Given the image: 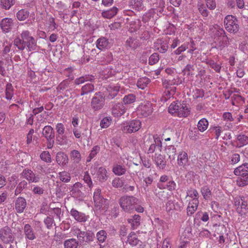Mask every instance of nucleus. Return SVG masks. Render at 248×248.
<instances>
[{
    "mask_svg": "<svg viewBox=\"0 0 248 248\" xmlns=\"http://www.w3.org/2000/svg\"><path fill=\"white\" fill-rule=\"evenodd\" d=\"M14 44L21 50L27 47L29 51H34L37 47L34 38L31 36L28 31H23L21 34V38L17 37L15 39Z\"/></svg>",
    "mask_w": 248,
    "mask_h": 248,
    "instance_id": "nucleus-1",
    "label": "nucleus"
},
{
    "mask_svg": "<svg viewBox=\"0 0 248 248\" xmlns=\"http://www.w3.org/2000/svg\"><path fill=\"white\" fill-rule=\"evenodd\" d=\"M66 78L65 79L63 80V86H69L73 82L76 85H79L84 83L85 82L90 81L93 82L95 79V76L93 75H85L77 78L74 82L73 80L74 76L73 74V70L71 68H67L63 71V78Z\"/></svg>",
    "mask_w": 248,
    "mask_h": 248,
    "instance_id": "nucleus-2",
    "label": "nucleus"
},
{
    "mask_svg": "<svg viewBox=\"0 0 248 248\" xmlns=\"http://www.w3.org/2000/svg\"><path fill=\"white\" fill-rule=\"evenodd\" d=\"M119 203L124 211L131 213L134 211L135 205L140 203V200L133 196H124L120 198Z\"/></svg>",
    "mask_w": 248,
    "mask_h": 248,
    "instance_id": "nucleus-3",
    "label": "nucleus"
},
{
    "mask_svg": "<svg viewBox=\"0 0 248 248\" xmlns=\"http://www.w3.org/2000/svg\"><path fill=\"white\" fill-rule=\"evenodd\" d=\"M169 112L178 117H187L190 110L185 104L178 101L173 102L168 108Z\"/></svg>",
    "mask_w": 248,
    "mask_h": 248,
    "instance_id": "nucleus-4",
    "label": "nucleus"
},
{
    "mask_svg": "<svg viewBox=\"0 0 248 248\" xmlns=\"http://www.w3.org/2000/svg\"><path fill=\"white\" fill-rule=\"evenodd\" d=\"M141 123L139 120L125 122L121 124V130L125 133H132L138 131L141 127Z\"/></svg>",
    "mask_w": 248,
    "mask_h": 248,
    "instance_id": "nucleus-5",
    "label": "nucleus"
},
{
    "mask_svg": "<svg viewBox=\"0 0 248 248\" xmlns=\"http://www.w3.org/2000/svg\"><path fill=\"white\" fill-rule=\"evenodd\" d=\"M90 170L93 175H95L94 178H96L99 182H104L108 178L107 171L103 167L98 168V165L95 164L91 168Z\"/></svg>",
    "mask_w": 248,
    "mask_h": 248,
    "instance_id": "nucleus-6",
    "label": "nucleus"
},
{
    "mask_svg": "<svg viewBox=\"0 0 248 248\" xmlns=\"http://www.w3.org/2000/svg\"><path fill=\"white\" fill-rule=\"evenodd\" d=\"M93 201L95 206L99 209H106L108 208L109 204L108 200L104 198L101 194V189L96 188L93 193Z\"/></svg>",
    "mask_w": 248,
    "mask_h": 248,
    "instance_id": "nucleus-7",
    "label": "nucleus"
},
{
    "mask_svg": "<svg viewBox=\"0 0 248 248\" xmlns=\"http://www.w3.org/2000/svg\"><path fill=\"white\" fill-rule=\"evenodd\" d=\"M225 28L230 33H235L239 31L237 20L232 15L227 16L224 20Z\"/></svg>",
    "mask_w": 248,
    "mask_h": 248,
    "instance_id": "nucleus-8",
    "label": "nucleus"
},
{
    "mask_svg": "<svg viewBox=\"0 0 248 248\" xmlns=\"http://www.w3.org/2000/svg\"><path fill=\"white\" fill-rule=\"evenodd\" d=\"M177 164L183 170L189 172L191 171L192 168L190 166L187 154L184 151L179 152L177 157Z\"/></svg>",
    "mask_w": 248,
    "mask_h": 248,
    "instance_id": "nucleus-9",
    "label": "nucleus"
},
{
    "mask_svg": "<svg viewBox=\"0 0 248 248\" xmlns=\"http://www.w3.org/2000/svg\"><path fill=\"white\" fill-rule=\"evenodd\" d=\"M105 104V97L104 94L101 92L96 93L91 101V106L92 108L95 110L101 109Z\"/></svg>",
    "mask_w": 248,
    "mask_h": 248,
    "instance_id": "nucleus-10",
    "label": "nucleus"
},
{
    "mask_svg": "<svg viewBox=\"0 0 248 248\" xmlns=\"http://www.w3.org/2000/svg\"><path fill=\"white\" fill-rule=\"evenodd\" d=\"M152 104L150 102L141 103L137 108V114L142 117H147L153 112Z\"/></svg>",
    "mask_w": 248,
    "mask_h": 248,
    "instance_id": "nucleus-11",
    "label": "nucleus"
},
{
    "mask_svg": "<svg viewBox=\"0 0 248 248\" xmlns=\"http://www.w3.org/2000/svg\"><path fill=\"white\" fill-rule=\"evenodd\" d=\"M15 237L11 229L8 227H4L0 229V241L4 244H11L14 240Z\"/></svg>",
    "mask_w": 248,
    "mask_h": 248,
    "instance_id": "nucleus-12",
    "label": "nucleus"
},
{
    "mask_svg": "<svg viewBox=\"0 0 248 248\" xmlns=\"http://www.w3.org/2000/svg\"><path fill=\"white\" fill-rule=\"evenodd\" d=\"M162 149V141L160 137L157 135L153 136V141L151 144L147 151V154H153L155 152H161Z\"/></svg>",
    "mask_w": 248,
    "mask_h": 248,
    "instance_id": "nucleus-13",
    "label": "nucleus"
},
{
    "mask_svg": "<svg viewBox=\"0 0 248 248\" xmlns=\"http://www.w3.org/2000/svg\"><path fill=\"white\" fill-rule=\"evenodd\" d=\"M42 134L46 139L47 148H52L54 144V133L52 127L50 125L45 126L43 128Z\"/></svg>",
    "mask_w": 248,
    "mask_h": 248,
    "instance_id": "nucleus-14",
    "label": "nucleus"
},
{
    "mask_svg": "<svg viewBox=\"0 0 248 248\" xmlns=\"http://www.w3.org/2000/svg\"><path fill=\"white\" fill-rule=\"evenodd\" d=\"M215 39L216 41L218 42L221 46H227L229 40L227 36L226 35L225 31L220 28H218L215 34Z\"/></svg>",
    "mask_w": 248,
    "mask_h": 248,
    "instance_id": "nucleus-15",
    "label": "nucleus"
},
{
    "mask_svg": "<svg viewBox=\"0 0 248 248\" xmlns=\"http://www.w3.org/2000/svg\"><path fill=\"white\" fill-rule=\"evenodd\" d=\"M106 91L105 95L109 99H112L114 98L117 95L119 90L120 86L111 83L109 85H106L105 86Z\"/></svg>",
    "mask_w": 248,
    "mask_h": 248,
    "instance_id": "nucleus-16",
    "label": "nucleus"
},
{
    "mask_svg": "<svg viewBox=\"0 0 248 248\" xmlns=\"http://www.w3.org/2000/svg\"><path fill=\"white\" fill-rule=\"evenodd\" d=\"M111 114L114 117H120L126 112V108L123 103H117L112 105Z\"/></svg>",
    "mask_w": 248,
    "mask_h": 248,
    "instance_id": "nucleus-17",
    "label": "nucleus"
},
{
    "mask_svg": "<svg viewBox=\"0 0 248 248\" xmlns=\"http://www.w3.org/2000/svg\"><path fill=\"white\" fill-rule=\"evenodd\" d=\"M21 176L29 183H37L40 180V177L38 175H36L33 172L29 169H25L21 173Z\"/></svg>",
    "mask_w": 248,
    "mask_h": 248,
    "instance_id": "nucleus-18",
    "label": "nucleus"
},
{
    "mask_svg": "<svg viewBox=\"0 0 248 248\" xmlns=\"http://www.w3.org/2000/svg\"><path fill=\"white\" fill-rule=\"evenodd\" d=\"M79 188H82V184L80 183H76L70 187V191L72 196L78 200H81L84 197V194L81 192Z\"/></svg>",
    "mask_w": 248,
    "mask_h": 248,
    "instance_id": "nucleus-19",
    "label": "nucleus"
},
{
    "mask_svg": "<svg viewBox=\"0 0 248 248\" xmlns=\"http://www.w3.org/2000/svg\"><path fill=\"white\" fill-rule=\"evenodd\" d=\"M96 46L98 49L100 50L108 49L111 47V43L108 39L105 37H101L98 38L96 42Z\"/></svg>",
    "mask_w": 248,
    "mask_h": 248,
    "instance_id": "nucleus-20",
    "label": "nucleus"
},
{
    "mask_svg": "<svg viewBox=\"0 0 248 248\" xmlns=\"http://www.w3.org/2000/svg\"><path fill=\"white\" fill-rule=\"evenodd\" d=\"M153 159L156 166L160 169L163 170L165 168L166 161L165 155H161L160 153H155Z\"/></svg>",
    "mask_w": 248,
    "mask_h": 248,
    "instance_id": "nucleus-21",
    "label": "nucleus"
},
{
    "mask_svg": "<svg viewBox=\"0 0 248 248\" xmlns=\"http://www.w3.org/2000/svg\"><path fill=\"white\" fill-rule=\"evenodd\" d=\"M13 20L10 18H4L0 21V28L3 32L7 33L10 32L13 26Z\"/></svg>",
    "mask_w": 248,
    "mask_h": 248,
    "instance_id": "nucleus-22",
    "label": "nucleus"
},
{
    "mask_svg": "<svg viewBox=\"0 0 248 248\" xmlns=\"http://www.w3.org/2000/svg\"><path fill=\"white\" fill-rule=\"evenodd\" d=\"M70 214L75 220L79 222H85L89 218V216L86 215L82 212H78L74 208L71 210Z\"/></svg>",
    "mask_w": 248,
    "mask_h": 248,
    "instance_id": "nucleus-23",
    "label": "nucleus"
},
{
    "mask_svg": "<svg viewBox=\"0 0 248 248\" xmlns=\"http://www.w3.org/2000/svg\"><path fill=\"white\" fill-rule=\"evenodd\" d=\"M119 11V9L116 6L105 10H103L101 12V16L105 19H110L114 17Z\"/></svg>",
    "mask_w": 248,
    "mask_h": 248,
    "instance_id": "nucleus-24",
    "label": "nucleus"
},
{
    "mask_svg": "<svg viewBox=\"0 0 248 248\" xmlns=\"http://www.w3.org/2000/svg\"><path fill=\"white\" fill-rule=\"evenodd\" d=\"M26 201L22 197H18L15 202V209L18 213H22L26 207Z\"/></svg>",
    "mask_w": 248,
    "mask_h": 248,
    "instance_id": "nucleus-25",
    "label": "nucleus"
},
{
    "mask_svg": "<svg viewBox=\"0 0 248 248\" xmlns=\"http://www.w3.org/2000/svg\"><path fill=\"white\" fill-rule=\"evenodd\" d=\"M199 204V201L197 200H191L186 208V213L188 216L192 215L197 210Z\"/></svg>",
    "mask_w": 248,
    "mask_h": 248,
    "instance_id": "nucleus-26",
    "label": "nucleus"
},
{
    "mask_svg": "<svg viewBox=\"0 0 248 248\" xmlns=\"http://www.w3.org/2000/svg\"><path fill=\"white\" fill-rule=\"evenodd\" d=\"M168 44L167 40L164 41L162 39H158L157 40L155 47L160 53H164L168 49Z\"/></svg>",
    "mask_w": 248,
    "mask_h": 248,
    "instance_id": "nucleus-27",
    "label": "nucleus"
},
{
    "mask_svg": "<svg viewBox=\"0 0 248 248\" xmlns=\"http://www.w3.org/2000/svg\"><path fill=\"white\" fill-rule=\"evenodd\" d=\"M140 215H134L128 219L127 221L133 230L136 229L140 226Z\"/></svg>",
    "mask_w": 248,
    "mask_h": 248,
    "instance_id": "nucleus-28",
    "label": "nucleus"
},
{
    "mask_svg": "<svg viewBox=\"0 0 248 248\" xmlns=\"http://www.w3.org/2000/svg\"><path fill=\"white\" fill-rule=\"evenodd\" d=\"M112 171L116 175L121 176L125 173L126 169L124 165L115 163L113 165Z\"/></svg>",
    "mask_w": 248,
    "mask_h": 248,
    "instance_id": "nucleus-29",
    "label": "nucleus"
},
{
    "mask_svg": "<svg viewBox=\"0 0 248 248\" xmlns=\"http://www.w3.org/2000/svg\"><path fill=\"white\" fill-rule=\"evenodd\" d=\"M24 231L26 239L30 240H33L35 239L36 236L35 233L30 225L28 224L25 225L24 227Z\"/></svg>",
    "mask_w": 248,
    "mask_h": 248,
    "instance_id": "nucleus-30",
    "label": "nucleus"
},
{
    "mask_svg": "<svg viewBox=\"0 0 248 248\" xmlns=\"http://www.w3.org/2000/svg\"><path fill=\"white\" fill-rule=\"evenodd\" d=\"M140 240L138 238L137 236L134 232H131L127 237V239L126 241V243H128L131 247L136 246Z\"/></svg>",
    "mask_w": 248,
    "mask_h": 248,
    "instance_id": "nucleus-31",
    "label": "nucleus"
},
{
    "mask_svg": "<svg viewBox=\"0 0 248 248\" xmlns=\"http://www.w3.org/2000/svg\"><path fill=\"white\" fill-rule=\"evenodd\" d=\"M94 90V86L93 84L87 83L82 86L80 91V95L81 96L88 94L93 93Z\"/></svg>",
    "mask_w": 248,
    "mask_h": 248,
    "instance_id": "nucleus-32",
    "label": "nucleus"
},
{
    "mask_svg": "<svg viewBox=\"0 0 248 248\" xmlns=\"http://www.w3.org/2000/svg\"><path fill=\"white\" fill-rule=\"evenodd\" d=\"M237 141H238L236 147H242L248 144V136L244 134H239L237 136Z\"/></svg>",
    "mask_w": 248,
    "mask_h": 248,
    "instance_id": "nucleus-33",
    "label": "nucleus"
},
{
    "mask_svg": "<svg viewBox=\"0 0 248 248\" xmlns=\"http://www.w3.org/2000/svg\"><path fill=\"white\" fill-rule=\"evenodd\" d=\"M208 125L209 122L205 118L200 120L197 124V128L201 132H204L207 129Z\"/></svg>",
    "mask_w": 248,
    "mask_h": 248,
    "instance_id": "nucleus-34",
    "label": "nucleus"
},
{
    "mask_svg": "<svg viewBox=\"0 0 248 248\" xmlns=\"http://www.w3.org/2000/svg\"><path fill=\"white\" fill-rule=\"evenodd\" d=\"M125 44L127 47L135 50L139 46V41L132 37H129L126 41Z\"/></svg>",
    "mask_w": 248,
    "mask_h": 248,
    "instance_id": "nucleus-35",
    "label": "nucleus"
},
{
    "mask_svg": "<svg viewBox=\"0 0 248 248\" xmlns=\"http://www.w3.org/2000/svg\"><path fill=\"white\" fill-rule=\"evenodd\" d=\"M151 80L148 78L142 77L140 78L137 82V87L141 90L145 89L150 83Z\"/></svg>",
    "mask_w": 248,
    "mask_h": 248,
    "instance_id": "nucleus-36",
    "label": "nucleus"
},
{
    "mask_svg": "<svg viewBox=\"0 0 248 248\" xmlns=\"http://www.w3.org/2000/svg\"><path fill=\"white\" fill-rule=\"evenodd\" d=\"M29 11L25 9L19 10L16 14V17L19 21H24L26 20L29 16Z\"/></svg>",
    "mask_w": 248,
    "mask_h": 248,
    "instance_id": "nucleus-37",
    "label": "nucleus"
},
{
    "mask_svg": "<svg viewBox=\"0 0 248 248\" xmlns=\"http://www.w3.org/2000/svg\"><path fill=\"white\" fill-rule=\"evenodd\" d=\"M248 171V163H244L234 169L233 173L235 175H241V173Z\"/></svg>",
    "mask_w": 248,
    "mask_h": 248,
    "instance_id": "nucleus-38",
    "label": "nucleus"
},
{
    "mask_svg": "<svg viewBox=\"0 0 248 248\" xmlns=\"http://www.w3.org/2000/svg\"><path fill=\"white\" fill-rule=\"evenodd\" d=\"M223 130L221 126L218 125H212L210 127L208 131L214 132L215 134V139L218 140Z\"/></svg>",
    "mask_w": 248,
    "mask_h": 248,
    "instance_id": "nucleus-39",
    "label": "nucleus"
},
{
    "mask_svg": "<svg viewBox=\"0 0 248 248\" xmlns=\"http://www.w3.org/2000/svg\"><path fill=\"white\" fill-rule=\"evenodd\" d=\"M3 46L4 47V48L3 50L2 55L0 58V59H1V61L0 62V64H1L2 61L3 59H7V58H8L9 55H7V53L9 52L10 51L11 43L10 42L6 41L3 43ZM0 67L1 65H0Z\"/></svg>",
    "mask_w": 248,
    "mask_h": 248,
    "instance_id": "nucleus-40",
    "label": "nucleus"
},
{
    "mask_svg": "<svg viewBox=\"0 0 248 248\" xmlns=\"http://www.w3.org/2000/svg\"><path fill=\"white\" fill-rule=\"evenodd\" d=\"M205 62L209 65L216 72L219 73L221 68V64H218L212 59H207L205 61Z\"/></svg>",
    "mask_w": 248,
    "mask_h": 248,
    "instance_id": "nucleus-41",
    "label": "nucleus"
},
{
    "mask_svg": "<svg viewBox=\"0 0 248 248\" xmlns=\"http://www.w3.org/2000/svg\"><path fill=\"white\" fill-rule=\"evenodd\" d=\"M136 96L132 93L124 95L123 98V101L124 105H130L136 101Z\"/></svg>",
    "mask_w": 248,
    "mask_h": 248,
    "instance_id": "nucleus-42",
    "label": "nucleus"
},
{
    "mask_svg": "<svg viewBox=\"0 0 248 248\" xmlns=\"http://www.w3.org/2000/svg\"><path fill=\"white\" fill-rule=\"evenodd\" d=\"M100 150V147L98 145L93 146L92 148L89 156L87 157L86 162H90L99 152Z\"/></svg>",
    "mask_w": 248,
    "mask_h": 248,
    "instance_id": "nucleus-43",
    "label": "nucleus"
},
{
    "mask_svg": "<svg viewBox=\"0 0 248 248\" xmlns=\"http://www.w3.org/2000/svg\"><path fill=\"white\" fill-rule=\"evenodd\" d=\"M58 135L56 136V142L60 145H62V124L58 123L56 125Z\"/></svg>",
    "mask_w": 248,
    "mask_h": 248,
    "instance_id": "nucleus-44",
    "label": "nucleus"
},
{
    "mask_svg": "<svg viewBox=\"0 0 248 248\" xmlns=\"http://www.w3.org/2000/svg\"><path fill=\"white\" fill-rule=\"evenodd\" d=\"M201 192L205 200H208L212 195V192L207 186H202L201 189Z\"/></svg>",
    "mask_w": 248,
    "mask_h": 248,
    "instance_id": "nucleus-45",
    "label": "nucleus"
},
{
    "mask_svg": "<svg viewBox=\"0 0 248 248\" xmlns=\"http://www.w3.org/2000/svg\"><path fill=\"white\" fill-rule=\"evenodd\" d=\"M107 233L105 230H100L98 231L96 234V237L99 243H104L107 238Z\"/></svg>",
    "mask_w": 248,
    "mask_h": 248,
    "instance_id": "nucleus-46",
    "label": "nucleus"
},
{
    "mask_svg": "<svg viewBox=\"0 0 248 248\" xmlns=\"http://www.w3.org/2000/svg\"><path fill=\"white\" fill-rule=\"evenodd\" d=\"M64 245L65 248H77L78 243L75 239L71 238L65 241Z\"/></svg>",
    "mask_w": 248,
    "mask_h": 248,
    "instance_id": "nucleus-47",
    "label": "nucleus"
},
{
    "mask_svg": "<svg viewBox=\"0 0 248 248\" xmlns=\"http://www.w3.org/2000/svg\"><path fill=\"white\" fill-rule=\"evenodd\" d=\"M236 185L239 187H244L248 185V175L238 177L236 181Z\"/></svg>",
    "mask_w": 248,
    "mask_h": 248,
    "instance_id": "nucleus-48",
    "label": "nucleus"
},
{
    "mask_svg": "<svg viewBox=\"0 0 248 248\" xmlns=\"http://www.w3.org/2000/svg\"><path fill=\"white\" fill-rule=\"evenodd\" d=\"M14 95L13 87L11 83L6 85L5 89V98L7 100H11Z\"/></svg>",
    "mask_w": 248,
    "mask_h": 248,
    "instance_id": "nucleus-49",
    "label": "nucleus"
},
{
    "mask_svg": "<svg viewBox=\"0 0 248 248\" xmlns=\"http://www.w3.org/2000/svg\"><path fill=\"white\" fill-rule=\"evenodd\" d=\"M15 3V0H0V4L5 9L9 10Z\"/></svg>",
    "mask_w": 248,
    "mask_h": 248,
    "instance_id": "nucleus-50",
    "label": "nucleus"
},
{
    "mask_svg": "<svg viewBox=\"0 0 248 248\" xmlns=\"http://www.w3.org/2000/svg\"><path fill=\"white\" fill-rule=\"evenodd\" d=\"M111 121L112 119L110 116H107L103 118L100 122V126L103 128L108 127L110 125Z\"/></svg>",
    "mask_w": 248,
    "mask_h": 248,
    "instance_id": "nucleus-51",
    "label": "nucleus"
},
{
    "mask_svg": "<svg viewBox=\"0 0 248 248\" xmlns=\"http://www.w3.org/2000/svg\"><path fill=\"white\" fill-rule=\"evenodd\" d=\"M247 202L245 201L244 199L243 200L241 201L240 206L237 207V212L241 215L245 214L247 212Z\"/></svg>",
    "mask_w": 248,
    "mask_h": 248,
    "instance_id": "nucleus-52",
    "label": "nucleus"
},
{
    "mask_svg": "<svg viewBox=\"0 0 248 248\" xmlns=\"http://www.w3.org/2000/svg\"><path fill=\"white\" fill-rule=\"evenodd\" d=\"M198 10L201 14L204 17H207L209 15V12L207 10V7L204 4H200L198 5Z\"/></svg>",
    "mask_w": 248,
    "mask_h": 248,
    "instance_id": "nucleus-53",
    "label": "nucleus"
},
{
    "mask_svg": "<svg viewBox=\"0 0 248 248\" xmlns=\"http://www.w3.org/2000/svg\"><path fill=\"white\" fill-rule=\"evenodd\" d=\"M192 95L194 99L202 98L204 96V91L202 89H195L193 91Z\"/></svg>",
    "mask_w": 248,
    "mask_h": 248,
    "instance_id": "nucleus-54",
    "label": "nucleus"
},
{
    "mask_svg": "<svg viewBox=\"0 0 248 248\" xmlns=\"http://www.w3.org/2000/svg\"><path fill=\"white\" fill-rule=\"evenodd\" d=\"M131 5L133 8L138 11L142 10L143 8V4L142 0H133V2L132 3Z\"/></svg>",
    "mask_w": 248,
    "mask_h": 248,
    "instance_id": "nucleus-55",
    "label": "nucleus"
},
{
    "mask_svg": "<svg viewBox=\"0 0 248 248\" xmlns=\"http://www.w3.org/2000/svg\"><path fill=\"white\" fill-rule=\"evenodd\" d=\"M159 60V56L157 53H154L149 58V64L151 65L157 63Z\"/></svg>",
    "mask_w": 248,
    "mask_h": 248,
    "instance_id": "nucleus-56",
    "label": "nucleus"
},
{
    "mask_svg": "<svg viewBox=\"0 0 248 248\" xmlns=\"http://www.w3.org/2000/svg\"><path fill=\"white\" fill-rule=\"evenodd\" d=\"M71 158L76 162H79L81 159V155L79 151L74 150L70 153Z\"/></svg>",
    "mask_w": 248,
    "mask_h": 248,
    "instance_id": "nucleus-57",
    "label": "nucleus"
},
{
    "mask_svg": "<svg viewBox=\"0 0 248 248\" xmlns=\"http://www.w3.org/2000/svg\"><path fill=\"white\" fill-rule=\"evenodd\" d=\"M222 119L226 123H231L234 120V118L230 112H225L222 116Z\"/></svg>",
    "mask_w": 248,
    "mask_h": 248,
    "instance_id": "nucleus-58",
    "label": "nucleus"
},
{
    "mask_svg": "<svg viewBox=\"0 0 248 248\" xmlns=\"http://www.w3.org/2000/svg\"><path fill=\"white\" fill-rule=\"evenodd\" d=\"M187 196L192 198L191 200H197V201H199V193L198 191L196 189H193L188 190L187 192Z\"/></svg>",
    "mask_w": 248,
    "mask_h": 248,
    "instance_id": "nucleus-59",
    "label": "nucleus"
},
{
    "mask_svg": "<svg viewBox=\"0 0 248 248\" xmlns=\"http://www.w3.org/2000/svg\"><path fill=\"white\" fill-rule=\"evenodd\" d=\"M40 156L41 159L42 160H43L47 163H50L51 162L50 155L48 152H47V151L43 152L41 154Z\"/></svg>",
    "mask_w": 248,
    "mask_h": 248,
    "instance_id": "nucleus-60",
    "label": "nucleus"
},
{
    "mask_svg": "<svg viewBox=\"0 0 248 248\" xmlns=\"http://www.w3.org/2000/svg\"><path fill=\"white\" fill-rule=\"evenodd\" d=\"M194 70V65L191 64H187L183 70V72L185 74L188 76L193 75V71Z\"/></svg>",
    "mask_w": 248,
    "mask_h": 248,
    "instance_id": "nucleus-61",
    "label": "nucleus"
},
{
    "mask_svg": "<svg viewBox=\"0 0 248 248\" xmlns=\"http://www.w3.org/2000/svg\"><path fill=\"white\" fill-rule=\"evenodd\" d=\"M240 161V155L237 153H234L230 156V162L231 164L234 165L238 163Z\"/></svg>",
    "mask_w": 248,
    "mask_h": 248,
    "instance_id": "nucleus-62",
    "label": "nucleus"
},
{
    "mask_svg": "<svg viewBox=\"0 0 248 248\" xmlns=\"http://www.w3.org/2000/svg\"><path fill=\"white\" fill-rule=\"evenodd\" d=\"M181 83L182 80L181 78H180L178 76H177L175 78H174L171 80L169 79L167 82L168 85L169 86L179 85Z\"/></svg>",
    "mask_w": 248,
    "mask_h": 248,
    "instance_id": "nucleus-63",
    "label": "nucleus"
},
{
    "mask_svg": "<svg viewBox=\"0 0 248 248\" xmlns=\"http://www.w3.org/2000/svg\"><path fill=\"white\" fill-rule=\"evenodd\" d=\"M46 27L49 31H53L56 28V24L53 18H50L46 23Z\"/></svg>",
    "mask_w": 248,
    "mask_h": 248,
    "instance_id": "nucleus-64",
    "label": "nucleus"
}]
</instances>
